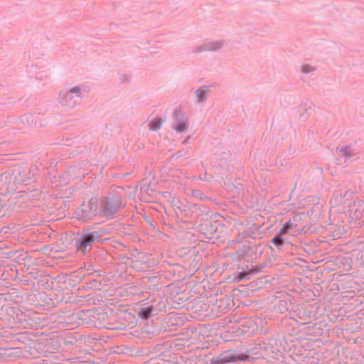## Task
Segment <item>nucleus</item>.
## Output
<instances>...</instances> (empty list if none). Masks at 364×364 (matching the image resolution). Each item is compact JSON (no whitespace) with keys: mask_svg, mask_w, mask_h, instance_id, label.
Wrapping results in <instances>:
<instances>
[{"mask_svg":"<svg viewBox=\"0 0 364 364\" xmlns=\"http://www.w3.org/2000/svg\"><path fill=\"white\" fill-rule=\"evenodd\" d=\"M243 234H244L245 237H251L253 239L255 238V232L252 230H246L244 232Z\"/></svg>","mask_w":364,"mask_h":364,"instance_id":"nucleus-21","label":"nucleus"},{"mask_svg":"<svg viewBox=\"0 0 364 364\" xmlns=\"http://www.w3.org/2000/svg\"><path fill=\"white\" fill-rule=\"evenodd\" d=\"M282 235H283L280 234V232H279V233L277 234L272 240L273 244L277 247H279L284 245V241L282 237Z\"/></svg>","mask_w":364,"mask_h":364,"instance_id":"nucleus-15","label":"nucleus"},{"mask_svg":"<svg viewBox=\"0 0 364 364\" xmlns=\"http://www.w3.org/2000/svg\"><path fill=\"white\" fill-rule=\"evenodd\" d=\"M173 117L176 122H181V120L183 119V114L181 110L175 109Z\"/></svg>","mask_w":364,"mask_h":364,"instance_id":"nucleus-19","label":"nucleus"},{"mask_svg":"<svg viewBox=\"0 0 364 364\" xmlns=\"http://www.w3.org/2000/svg\"><path fill=\"white\" fill-rule=\"evenodd\" d=\"M162 120L161 118H155L149 123V129L154 131H156L160 129Z\"/></svg>","mask_w":364,"mask_h":364,"instance_id":"nucleus-14","label":"nucleus"},{"mask_svg":"<svg viewBox=\"0 0 364 364\" xmlns=\"http://www.w3.org/2000/svg\"><path fill=\"white\" fill-rule=\"evenodd\" d=\"M209 92L208 87L202 86L196 91V95L198 97V100L200 102H204L206 100V95Z\"/></svg>","mask_w":364,"mask_h":364,"instance_id":"nucleus-10","label":"nucleus"},{"mask_svg":"<svg viewBox=\"0 0 364 364\" xmlns=\"http://www.w3.org/2000/svg\"><path fill=\"white\" fill-rule=\"evenodd\" d=\"M266 266V264H262L261 266H254V267H252L251 269H250V274H256V273H258L259 272H261V270L264 268Z\"/></svg>","mask_w":364,"mask_h":364,"instance_id":"nucleus-18","label":"nucleus"},{"mask_svg":"<svg viewBox=\"0 0 364 364\" xmlns=\"http://www.w3.org/2000/svg\"><path fill=\"white\" fill-rule=\"evenodd\" d=\"M107 318H108V316L105 314H102L101 316V318H100V320L104 321V323H102V326L103 328H107V329H119L121 328L119 326V323L118 322H117L116 321H106L105 319H107Z\"/></svg>","mask_w":364,"mask_h":364,"instance_id":"nucleus-9","label":"nucleus"},{"mask_svg":"<svg viewBox=\"0 0 364 364\" xmlns=\"http://www.w3.org/2000/svg\"><path fill=\"white\" fill-rule=\"evenodd\" d=\"M202 305H205L204 304H201V302H198L197 306H199L200 307H201Z\"/></svg>","mask_w":364,"mask_h":364,"instance_id":"nucleus-22","label":"nucleus"},{"mask_svg":"<svg viewBox=\"0 0 364 364\" xmlns=\"http://www.w3.org/2000/svg\"><path fill=\"white\" fill-rule=\"evenodd\" d=\"M263 248L261 245H243L237 251L238 259L253 262L261 257Z\"/></svg>","mask_w":364,"mask_h":364,"instance_id":"nucleus-3","label":"nucleus"},{"mask_svg":"<svg viewBox=\"0 0 364 364\" xmlns=\"http://www.w3.org/2000/svg\"><path fill=\"white\" fill-rule=\"evenodd\" d=\"M314 68L311 67L309 65H304L301 68V71L304 73H309L311 71H314Z\"/></svg>","mask_w":364,"mask_h":364,"instance_id":"nucleus-20","label":"nucleus"},{"mask_svg":"<svg viewBox=\"0 0 364 364\" xmlns=\"http://www.w3.org/2000/svg\"><path fill=\"white\" fill-rule=\"evenodd\" d=\"M80 87L77 86L72 89H70L68 92H66L65 94L60 92V96L62 97V100L69 98V101H65V102H62L66 106L73 107L75 105V102L72 101L73 97L70 96L71 93H75L77 96H80Z\"/></svg>","mask_w":364,"mask_h":364,"instance_id":"nucleus-7","label":"nucleus"},{"mask_svg":"<svg viewBox=\"0 0 364 364\" xmlns=\"http://www.w3.org/2000/svg\"><path fill=\"white\" fill-rule=\"evenodd\" d=\"M154 308L152 306L140 308L138 311V315L142 319H148L152 314Z\"/></svg>","mask_w":364,"mask_h":364,"instance_id":"nucleus-11","label":"nucleus"},{"mask_svg":"<svg viewBox=\"0 0 364 364\" xmlns=\"http://www.w3.org/2000/svg\"><path fill=\"white\" fill-rule=\"evenodd\" d=\"M178 132H183L186 131L188 127L185 121L178 122V124L174 127Z\"/></svg>","mask_w":364,"mask_h":364,"instance_id":"nucleus-17","label":"nucleus"},{"mask_svg":"<svg viewBox=\"0 0 364 364\" xmlns=\"http://www.w3.org/2000/svg\"><path fill=\"white\" fill-rule=\"evenodd\" d=\"M126 201L119 192L109 193L100 200L99 213L105 218H112L125 206Z\"/></svg>","mask_w":364,"mask_h":364,"instance_id":"nucleus-1","label":"nucleus"},{"mask_svg":"<svg viewBox=\"0 0 364 364\" xmlns=\"http://www.w3.org/2000/svg\"><path fill=\"white\" fill-rule=\"evenodd\" d=\"M250 359V355L240 353L237 355L232 350H227L220 354L217 358L216 363H227L237 361H246Z\"/></svg>","mask_w":364,"mask_h":364,"instance_id":"nucleus-5","label":"nucleus"},{"mask_svg":"<svg viewBox=\"0 0 364 364\" xmlns=\"http://www.w3.org/2000/svg\"><path fill=\"white\" fill-rule=\"evenodd\" d=\"M100 237L101 233L99 231L89 232L88 230H84L81 237L76 240L75 245L77 250L82 254H85L87 247L91 246L95 240L99 239Z\"/></svg>","mask_w":364,"mask_h":364,"instance_id":"nucleus-4","label":"nucleus"},{"mask_svg":"<svg viewBox=\"0 0 364 364\" xmlns=\"http://www.w3.org/2000/svg\"><path fill=\"white\" fill-rule=\"evenodd\" d=\"M296 219L295 217L293 218L292 220H289L285 223L284 226L279 230L280 234L286 235L291 232L294 234V232L298 231L297 224L296 223Z\"/></svg>","mask_w":364,"mask_h":364,"instance_id":"nucleus-8","label":"nucleus"},{"mask_svg":"<svg viewBox=\"0 0 364 364\" xmlns=\"http://www.w3.org/2000/svg\"><path fill=\"white\" fill-rule=\"evenodd\" d=\"M0 180H2L1 178H0Z\"/></svg>","mask_w":364,"mask_h":364,"instance_id":"nucleus-23","label":"nucleus"},{"mask_svg":"<svg viewBox=\"0 0 364 364\" xmlns=\"http://www.w3.org/2000/svg\"><path fill=\"white\" fill-rule=\"evenodd\" d=\"M99 203L97 198H91L87 203H83L76 210L75 213L80 220L87 221L97 215Z\"/></svg>","mask_w":364,"mask_h":364,"instance_id":"nucleus-2","label":"nucleus"},{"mask_svg":"<svg viewBox=\"0 0 364 364\" xmlns=\"http://www.w3.org/2000/svg\"><path fill=\"white\" fill-rule=\"evenodd\" d=\"M192 195L193 197L199 198L202 200L208 199V198L207 196H205L200 190H198V189L193 190L192 191Z\"/></svg>","mask_w":364,"mask_h":364,"instance_id":"nucleus-16","label":"nucleus"},{"mask_svg":"<svg viewBox=\"0 0 364 364\" xmlns=\"http://www.w3.org/2000/svg\"><path fill=\"white\" fill-rule=\"evenodd\" d=\"M91 311L87 310V311H80L77 313V318L82 321V323H89L91 321L90 316H91Z\"/></svg>","mask_w":364,"mask_h":364,"instance_id":"nucleus-12","label":"nucleus"},{"mask_svg":"<svg viewBox=\"0 0 364 364\" xmlns=\"http://www.w3.org/2000/svg\"><path fill=\"white\" fill-rule=\"evenodd\" d=\"M223 46V43L222 41L208 43L198 46L196 48V51L199 53L203 51L217 50L220 49Z\"/></svg>","mask_w":364,"mask_h":364,"instance_id":"nucleus-6","label":"nucleus"},{"mask_svg":"<svg viewBox=\"0 0 364 364\" xmlns=\"http://www.w3.org/2000/svg\"><path fill=\"white\" fill-rule=\"evenodd\" d=\"M337 150L341 154V155L345 158H349L353 156V153L350 149L349 146H344L341 148H337Z\"/></svg>","mask_w":364,"mask_h":364,"instance_id":"nucleus-13","label":"nucleus"}]
</instances>
